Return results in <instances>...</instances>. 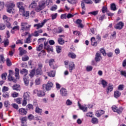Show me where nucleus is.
Masks as SVG:
<instances>
[{
    "mask_svg": "<svg viewBox=\"0 0 126 126\" xmlns=\"http://www.w3.org/2000/svg\"><path fill=\"white\" fill-rule=\"evenodd\" d=\"M45 7H46V1L41 0L38 2V5L35 7V10L36 12H40V11L43 10Z\"/></svg>",
    "mask_w": 126,
    "mask_h": 126,
    "instance_id": "f257e3e1",
    "label": "nucleus"
},
{
    "mask_svg": "<svg viewBox=\"0 0 126 126\" xmlns=\"http://www.w3.org/2000/svg\"><path fill=\"white\" fill-rule=\"evenodd\" d=\"M21 30L22 32H25L27 31H30V28H31V25H28L27 23L22 22L21 24Z\"/></svg>",
    "mask_w": 126,
    "mask_h": 126,
    "instance_id": "f03ea898",
    "label": "nucleus"
},
{
    "mask_svg": "<svg viewBox=\"0 0 126 126\" xmlns=\"http://www.w3.org/2000/svg\"><path fill=\"white\" fill-rule=\"evenodd\" d=\"M6 7L7 8V12H8V13H11V12L13 13L15 4L12 2H7L6 4Z\"/></svg>",
    "mask_w": 126,
    "mask_h": 126,
    "instance_id": "7ed1b4c3",
    "label": "nucleus"
},
{
    "mask_svg": "<svg viewBox=\"0 0 126 126\" xmlns=\"http://www.w3.org/2000/svg\"><path fill=\"white\" fill-rule=\"evenodd\" d=\"M50 20V19H44L41 23H38L36 24H34L33 25V27H36V29L38 30V29H40V28H42L44 25H45V23H46V22H48Z\"/></svg>",
    "mask_w": 126,
    "mask_h": 126,
    "instance_id": "20e7f679",
    "label": "nucleus"
},
{
    "mask_svg": "<svg viewBox=\"0 0 126 126\" xmlns=\"http://www.w3.org/2000/svg\"><path fill=\"white\" fill-rule=\"evenodd\" d=\"M12 74H13V71L12 70H9V75L8 76V79L9 81H13V82H16V79L14 77H12Z\"/></svg>",
    "mask_w": 126,
    "mask_h": 126,
    "instance_id": "39448f33",
    "label": "nucleus"
},
{
    "mask_svg": "<svg viewBox=\"0 0 126 126\" xmlns=\"http://www.w3.org/2000/svg\"><path fill=\"white\" fill-rule=\"evenodd\" d=\"M53 87V83L49 82L46 85H43V90L46 89L47 91H50L51 90V88Z\"/></svg>",
    "mask_w": 126,
    "mask_h": 126,
    "instance_id": "423d86ee",
    "label": "nucleus"
},
{
    "mask_svg": "<svg viewBox=\"0 0 126 126\" xmlns=\"http://www.w3.org/2000/svg\"><path fill=\"white\" fill-rule=\"evenodd\" d=\"M33 93L37 94L38 97H44L45 95L44 92L41 90H35Z\"/></svg>",
    "mask_w": 126,
    "mask_h": 126,
    "instance_id": "0eeeda50",
    "label": "nucleus"
},
{
    "mask_svg": "<svg viewBox=\"0 0 126 126\" xmlns=\"http://www.w3.org/2000/svg\"><path fill=\"white\" fill-rule=\"evenodd\" d=\"M60 94L61 96H63V97H66V96L68 95V92H67V90L66 89L63 88L60 90Z\"/></svg>",
    "mask_w": 126,
    "mask_h": 126,
    "instance_id": "6e6552de",
    "label": "nucleus"
},
{
    "mask_svg": "<svg viewBox=\"0 0 126 126\" xmlns=\"http://www.w3.org/2000/svg\"><path fill=\"white\" fill-rule=\"evenodd\" d=\"M17 7L19 8L20 12H23L24 11V4L22 2H19L17 3Z\"/></svg>",
    "mask_w": 126,
    "mask_h": 126,
    "instance_id": "1a4fd4ad",
    "label": "nucleus"
},
{
    "mask_svg": "<svg viewBox=\"0 0 126 126\" xmlns=\"http://www.w3.org/2000/svg\"><path fill=\"white\" fill-rule=\"evenodd\" d=\"M44 48L48 51V52H53V47L48 44V42H44Z\"/></svg>",
    "mask_w": 126,
    "mask_h": 126,
    "instance_id": "9d476101",
    "label": "nucleus"
},
{
    "mask_svg": "<svg viewBox=\"0 0 126 126\" xmlns=\"http://www.w3.org/2000/svg\"><path fill=\"white\" fill-rule=\"evenodd\" d=\"M124 23H123V22H120L115 27V29L121 30V29H123V28L124 27Z\"/></svg>",
    "mask_w": 126,
    "mask_h": 126,
    "instance_id": "9b49d317",
    "label": "nucleus"
},
{
    "mask_svg": "<svg viewBox=\"0 0 126 126\" xmlns=\"http://www.w3.org/2000/svg\"><path fill=\"white\" fill-rule=\"evenodd\" d=\"M94 60L96 63H98V62H100V61L102 60V57L101 56V54L99 53H96L95 54V57L94 58Z\"/></svg>",
    "mask_w": 126,
    "mask_h": 126,
    "instance_id": "f8f14e48",
    "label": "nucleus"
},
{
    "mask_svg": "<svg viewBox=\"0 0 126 126\" xmlns=\"http://www.w3.org/2000/svg\"><path fill=\"white\" fill-rule=\"evenodd\" d=\"M75 68V65L73 62H70L69 63V72H72V70Z\"/></svg>",
    "mask_w": 126,
    "mask_h": 126,
    "instance_id": "ddd939ff",
    "label": "nucleus"
},
{
    "mask_svg": "<svg viewBox=\"0 0 126 126\" xmlns=\"http://www.w3.org/2000/svg\"><path fill=\"white\" fill-rule=\"evenodd\" d=\"M91 41L92 42V46H94V47H96L97 45H98V41L95 40V37H93L91 39Z\"/></svg>",
    "mask_w": 126,
    "mask_h": 126,
    "instance_id": "4468645a",
    "label": "nucleus"
},
{
    "mask_svg": "<svg viewBox=\"0 0 126 126\" xmlns=\"http://www.w3.org/2000/svg\"><path fill=\"white\" fill-rule=\"evenodd\" d=\"M21 12L22 14H23V16L25 17L26 19L29 18V11H25V9H24L23 12Z\"/></svg>",
    "mask_w": 126,
    "mask_h": 126,
    "instance_id": "2eb2a0df",
    "label": "nucleus"
},
{
    "mask_svg": "<svg viewBox=\"0 0 126 126\" xmlns=\"http://www.w3.org/2000/svg\"><path fill=\"white\" fill-rule=\"evenodd\" d=\"M82 20H81V19H77L76 21V23L77 24H78V27H80V28H83L84 26L82 24Z\"/></svg>",
    "mask_w": 126,
    "mask_h": 126,
    "instance_id": "dca6fc26",
    "label": "nucleus"
},
{
    "mask_svg": "<svg viewBox=\"0 0 126 126\" xmlns=\"http://www.w3.org/2000/svg\"><path fill=\"white\" fill-rule=\"evenodd\" d=\"M36 7H37V2H34L32 1L29 6V8L30 9H32V8H36Z\"/></svg>",
    "mask_w": 126,
    "mask_h": 126,
    "instance_id": "f3484780",
    "label": "nucleus"
},
{
    "mask_svg": "<svg viewBox=\"0 0 126 126\" xmlns=\"http://www.w3.org/2000/svg\"><path fill=\"white\" fill-rule=\"evenodd\" d=\"M29 94H30V93H29V92H26L24 93L23 95L24 100H27L28 101L29 100L30 98V95H29Z\"/></svg>",
    "mask_w": 126,
    "mask_h": 126,
    "instance_id": "a211bd4d",
    "label": "nucleus"
},
{
    "mask_svg": "<svg viewBox=\"0 0 126 126\" xmlns=\"http://www.w3.org/2000/svg\"><path fill=\"white\" fill-rule=\"evenodd\" d=\"M105 112L103 110H99L97 111L95 113V116L97 117V118H99V117H101L103 114H104Z\"/></svg>",
    "mask_w": 126,
    "mask_h": 126,
    "instance_id": "6ab92c4d",
    "label": "nucleus"
},
{
    "mask_svg": "<svg viewBox=\"0 0 126 126\" xmlns=\"http://www.w3.org/2000/svg\"><path fill=\"white\" fill-rule=\"evenodd\" d=\"M113 89H114V86H109L106 90L107 94H109V93L112 92Z\"/></svg>",
    "mask_w": 126,
    "mask_h": 126,
    "instance_id": "aec40b11",
    "label": "nucleus"
},
{
    "mask_svg": "<svg viewBox=\"0 0 126 126\" xmlns=\"http://www.w3.org/2000/svg\"><path fill=\"white\" fill-rule=\"evenodd\" d=\"M19 50L20 51V53L19 55L20 56H23V55H25V54H26L27 51L25 50H24L23 49H22V48L20 47L19 48Z\"/></svg>",
    "mask_w": 126,
    "mask_h": 126,
    "instance_id": "412c9836",
    "label": "nucleus"
},
{
    "mask_svg": "<svg viewBox=\"0 0 126 126\" xmlns=\"http://www.w3.org/2000/svg\"><path fill=\"white\" fill-rule=\"evenodd\" d=\"M15 76L16 79H19V69L16 68H15Z\"/></svg>",
    "mask_w": 126,
    "mask_h": 126,
    "instance_id": "4be33fe9",
    "label": "nucleus"
},
{
    "mask_svg": "<svg viewBox=\"0 0 126 126\" xmlns=\"http://www.w3.org/2000/svg\"><path fill=\"white\" fill-rule=\"evenodd\" d=\"M13 90H16V91H20V85H14L12 87Z\"/></svg>",
    "mask_w": 126,
    "mask_h": 126,
    "instance_id": "5701e85b",
    "label": "nucleus"
},
{
    "mask_svg": "<svg viewBox=\"0 0 126 126\" xmlns=\"http://www.w3.org/2000/svg\"><path fill=\"white\" fill-rule=\"evenodd\" d=\"M20 73L21 74H24V73L25 74L24 75V77L26 76V75H27V74H28V70H27V69L24 68L22 70L20 71Z\"/></svg>",
    "mask_w": 126,
    "mask_h": 126,
    "instance_id": "b1692460",
    "label": "nucleus"
},
{
    "mask_svg": "<svg viewBox=\"0 0 126 126\" xmlns=\"http://www.w3.org/2000/svg\"><path fill=\"white\" fill-rule=\"evenodd\" d=\"M121 92L119 91H116L114 92V97L115 98H119L121 96Z\"/></svg>",
    "mask_w": 126,
    "mask_h": 126,
    "instance_id": "393cba45",
    "label": "nucleus"
},
{
    "mask_svg": "<svg viewBox=\"0 0 126 126\" xmlns=\"http://www.w3.org/2000/svg\"><path fill=\"white\" fill-rule=\"evenodd\" d=\"M23 79L26 86H28L29 84V80L28 79V78H27V77H24Z\"/></svg>",
    "mask_w": 126,
    "mask_h": 126,
    "instance_id": "a878e982",
    "label": "nucleus"
},
{
    "mask_svg": "<svg viewBox=\"0 0 126 126\" xmlns=\"http://www.w3.org/2000/svg\"><path fill=\"white\" fill-rule=\"evenodd\" d=\"M19 113L20 115H26V114H27V111H26L25 109L21 108L19 109Z\"/></svg>",
    "mask_w": 126,
    "mask_h": 126,
    "instance_id": "bb28decb",
    "label": "nucleus"
},
{
    "mask_svg": "<svg viewBox=\"0 0 126 126\" xmlns=\"http://www.w3.org/2000/svg\"><path fill=\"white\" fill-rule=\"evenodd\" d=\"M78 106L80 110H82L83 112H87V107H84V106H82L79 102H78Z\"/></svg>",
    "mask_w": 126,
    "mask_h": 126,
    "instance_id": "cd10ccee",
    "label": "nucleus"
},
{
    "mask_svg": "<svg viewBox=\"0 0 126 126\" xmlns=\"http://www.w3.org/2000/svg\"><path fill=\"white\" fill-rule=\"evenodd\" d=\"M100 83L102 84L103 88H105L107 85H108V82H107L105 80H102Z\"/></svg>",
    "mask_w": 126,
    "mask_h": 126,
    "instance_id": "c85d7f7f",
    "label": "nucleus"
},
{
    "mask_svg": "<svg viewBox=\"0 0 126 126\" xmlns=\"http://www.w3.org/2000/svg\"><path fill=\"white\" fill-rule=\"evenodd\" d=\"M110 8L111 10H113V11L117 10V6H116V4L114 3L111 4Z\"/></svg>",
    "mask_w": 126,
    "mask_h": 126,
    "instance_id": "c756f323",
    "label": "nucleus"
},
{
    "mask_svg": "<svg viewBox=\"0 0 126 126\" xmlns=\"http://www.w3.org/2000/svg\"><path fill=\"white\" fill-rule=\"evenodd\" d=\"M58 42L60 45H63L64 44V40L63 38H58Z\"/></svg>",
    "mask_w": 126,
    "mask_h": 126,
    "instance_id": "7c9ffc66",
    "label": "nucleus"
},
{
    "mask_svg": "<svg viewBox=\"0 0 126 126\" xmlns=\"http://www.w3.org/2000/svg\"><path fill=\"white\" fill-rule=\"evenodd\" d=\"M32 35L31 34L29 35V37L27 38L26 41H25V44H30V43H31V40H30V39H31Z\"/></svg>",
    "mask_w": 126,
    "mask_h": 126,
    "instance_id": "2f4dec72",
    "label": "nucleus"
},
{
    "mask_svg": "<svg viewBox=\"0 0 126 126\" xmlns=\"http://www.w3.org/2000/svg\"><path fill=\"white\" fill-rule=\"evenodd\" d=\"M48 74L49 76L50 77H55V76L56 75V73L54 71H51L50 72L48 73Z\"/></svg>",
    "mask_w": 126,
    "mask_h": 126,
    "instance_id": "473e14b6",
    "label": "nucleus"
},
{
    "mask_svg": "<svg viewBox=\"0 0 126 126\" xmlns=\"http://www.w3.org/2000/svg\"><path fill=\"white\" fill-rule=\"evenodd\" d=\"M51 17L52 20H55V19L58 17V13H56L55 14H52L51 15Z\"/></svg>",
    "mask_w": 126,
    "mask_h": 126,
    "instance_id": "72a5a7b5",
    "label": "nucleus"
},
{
    "mask_svg": "<svg viewBox=\"0 0 126 126\" xmlns=\"http://www.w3.org/2000/svg\"><path fill=\"white\" fill-rule=\"evenodd\" d=\"M98 12H99V11L96 10V11H94L91 12H89L88 14H92V15H94V16H96L97 14H98Z\"/></svg>",
    "mask_w": 126,
    "mask_h": 126,
    "instance_id": "f704fd0d",
    "label": "nucleus"
},
{
    "mask_svg": "<svg viewBox=\"0 0 126 126\" xmlns=\"http://www.w3.org/2000/svg\"><path fill=\"white\" fill-rule=\"evenodd\" d=\"M45 2L48 6L52 5H53V0H46Z\"/></svg>",
    "mask_w": 126,
    "mask_h": 126,
    "instance_id": "c9c22d12",
    "label": "nucleus"
},
{
    "mask_svg": "<svg viewBox=\"0 0 126 126\" xmlns=\"http://www.w3.org/2000/svg\"><path fill=\"white\" fill-rule=\"evenodd\" d=\"M68 56L71 59H75L76 58V55L73 53H70L68 54Z\"/></svg>",
    "mask_w": 126,
    "mask_h": 126,
    "instance_id": "e433bc0d",
    "label": "nucleus"
},
{
    "mask_svg": "<svg viewBox=\"0 0 126 126\" xmlns=\"http://www.w3.org/2000/svg\"><path fill=\"white\" fill-rule=\"evenodd\" d=\"M62 32H63V28H62L61 27H59L56 32V33H58L59 34L60 33H62Z\"/></svg>",
    "mask_w": 126,
    "mask_h": 126,
    "instance_id": "4c0bfd02",
    "label": "nucleus"
},
{
    "mask_svg": "<svg viewBox=\"0 0 126 126\" xmlns=\"http://www.w3.org/2000/svg\"><path fill=\"white\" fill-rule=\"evenodd\" d=\"M92 124H98V119L96 118H94L92 119Z\"/></svg>",
    "mask_w": 126,
    "mask_h": 126,
    "instance_id": "58836bf2",
    "label": "nucleus"
},
{
    "mask_svg": "<svg viewBox=\"0 0 126 126\" xmlns=\"http://www.w3.org/2000/svg\"><path fill=\"white\" fill-rule=\"evenodd\" d=\"M3 19L4 20L5 22H7L8 21H9L10 20V18L7 17L6 15L3 16Z\"/></svg>",
    "mask_w": 126,
    "mask_h": 126,
    "instance_id": "ea45409f",
    "label": "nucleus"
},
{
    "mask_svg": "<svg viewBox=\"0 0 126 126\" xmlns=\"http://www.w3.org/2000/svg\"><path fill=\"white\" fill-rule=\"evenodd\" d=\"M4 63V57L3 55H0V63Z\"/></svg>",
    "mask_w": 126,
    "mask_h": 126,
    "instance_id": "a19ab883",
    "label": "nucleus"
},
{
    "mask_svg": "<svg viewBox=\"0 0 126 126\" xmlns=\"http://www.w3.org/2000/svg\"><path fill=\"white\" fill-rule=\"evenodd\" d=\"M56 51L58 54H60V53L62 52V47H61V46H56Z\"/></svg>",
    "mask_w": 126,
    "mask_h": 126,
    "instance_id": "79ce46f5",
    "label": "nucleus"
},
{
    "mask_svg": "<svg viewBox=\"0 0 126 126\" xmlns=\"http://www.w3.org/2000/svg\"><path fill=\"white\" fill-rule=\"evenodd\" d=\"M6 76H7V73H4L2 74L1 78L3 80H5L6 79Z\"/></svg>",
    "mask_w": 126,
    "mask_h": 126,
    "instance_id": "37998d69",
    "label": "nucleus"
},
{
    "mask_svg": "<svg viewBox=\"0 0 126 126\" xmlns=\"http://www.w3.org/2000/svg\"><path fill=\"white\" fill-rule=\"evenodd\" d=\"M42 109L39 108V107H36L35 108V112L38 114L42 113Z\"/></svg>",
    "mask_w": 126,
    "mask_h": 126,
    "instance_id": "c03bdc74",
    "label": "nucleus"
},
{
    "mask_svg": "<svg viewBox=\"0 0 126 126\" xmlns=\"http://www.w3.org/2000/svg\"><path fill=\"white\" fill-rule=\"evenodd\" d=\"M4 106L5 107V108H8L9 106H10V104H9V101H5L4 102Z\"/></svg>",
    "mask_w": 126,
    "mask_h": 126,
    "instance_id": "a18cd8bd",
    "label": "nucleus"
},
{
    "mask_svg": "<svg viewBox=\"0 0 126 126\" xmlns=\"http://www.w3.org/2000/svg\"><path fill=\"white\" fill-rule=\"evenodd\" d=\"M93 69V67H92V66H87L86 67V71L88 72L92 71Z\"/></svg>",
    "mask_w": 126,
    "mask_h": 126,
    "instance_id": "49530a36",
    "label": "nucleus"
},
{
    "mask_svg": "<svg viewBox=\"0 0 126 126\" xmlns=\"http://www.w3.org/2000/svg\"><path fill=\"white\" fill-rule=\"evenodd\" d=\"M69 3H71L72 4H75L77 2V0H67Z\"/></svg>",
    "mask_w": 126,
    "mask_h": 126,
    "instance_id": "de8ad7c7",
    "label": "nucleus"
},
{
    "mask_svg": "<svg viewBox=\"0 0 126 126\" xmlns=\"http://www.w3.org/2000/svg\"><path fill=\"white\" fill-rule=\"evenodd\" d=\"M4 7V2L0 1V10H2Z\"/></svg>",
    "mask_w": 126,
    "mask_h": 126,
    "instance_id": "09e8293b",
    "label": "nucleus"
},
{
    "mask_svg": "<svg viewBox=\"0 0 126 126\" xmlns=\"http://www.w3.org/2000/svg\"><path fill=\"white\" fill-rule=\"evenodd\" d=\"M102 13H105V12H108V8L106 6H103L102 8Z\"/></svg>",
    "mask_w": 126,
    "mask_h": 126,
    "instance_id": "8fccbe9b",
    "label": "nucleus"
},
{
    "mask_svg": "<svg viewBox=\"0 0 126 126\" xmlns=\"http://www.w3.org/2000/svg\"><path fill=\"white\" fill-rule=\"evenodd\" d=\"M4 45V47H7V46L9 45V41H8V39H6L5 40H4L3 42Z\"/></svg>",
    "mask_w": 126,
    "mask_h": 126,
    "instance_id": "3c124183",
    "label": "nucleus"
},
{
    "mask_svg": "<svg viewBox=\"0 0 126 126\" xmlns=\"http://www.w3.org/2000/svg\"><path fill=\"white\" fill-rule=\"evenodd\" d=\"M6 63H7V65L8 66H11V62H10V60H9V58H7L6 59Z\"/></svg>",
    "mask_w": 126,
    "mask_h": 126,
    "instance_id": "603ef678",
    "label": "nucleus"
},
{
    "mask_svg": "<svg viewBox=\"0 0 126 126\" xmlns=\"http://www.w3.org/2000/svg\"><path fill=\"white\" fill-rule=\"evenodd\" d=\"M42 56H46V51L45 50H42L41 51V52L38 54V57H41V55Z\"/></svg>",
    "mask_w": 126,
    "mask_h": 126,
    "instance_id": "864d4df0",
    "label": "nucleus"
},
{
    "mask_svg": "<svg viewBox=\"0 0 126 126\" xmlns=\"http://www.w3.org/2000/svg\"><path fill=\"white\" fill-rule=\"evenodd\" d=\"M67 106H71L72 105V101H70L69 99H67L66 102Z\"/></svg>",
    "mask_w": 126,
    "mask_h": 126,
    "instance_id": "5fc2aeb1",
    "label": "nucleus"
},
{
    "mask_svg": "<svg viewBox=\"0 0 126 126\" xmlns=\"http://www.w3.org/2000/svg\"><path fill=\"white\" fill-rule=\"evenodd\" d=\"M53 63H55V60L53 59H51L49 61V63L50 66L52 67V66L53 65Z\"/></svg>",
    "mask_w": 126,
    "mask_h": 126,
    "instance_id": "6e6d98bb",
    "label": "nucleus"
},
{
    "mask_svg": "<svg viewBox=\"0 0 126 126\" xmlns=\"http://www.w3.org/2000/svg\"><path fill=\"white\" fill-rule=\"evenodd\" d=\"M5 29V25L0 24V30H4Z\"/></svg>",
    "mask_w": 126,
    "mask_h": 126,
    "instance_id": "4d7b16f0",
    "label": "nucleus"
},
{
    "mask_svg": "<svg viewBox=\"0 0 126 126\" xmlns=\"http://www.w3.org/2000/svg\"><path fill=\"white\" fill-rule=\"evenodd\" d=\"M85 3H87V4H92L93 3V1L91 0H84Z\"/></svg>",
    "mask_w": 126,
    "mask_h": 126,
    "instance_id": "13d9d810",
    "label": "nucleus"
},
{
    "mask_svg": "<svg viewBox=\"0 0 126 126\" xmlns=\"http://www.w3.org/2000/svg\"><path fill=\"white\" fill-rule=\"evenodd\" d=\"M22 60L23 62H26L27 61H28V60H29V57L28 56H25L24 57H22Z\"/></svg>",
    "mask_w": 126,
    "mask_h": 126,
    "instance_id": "bf43d9fd",
    "label": "nucleus"
},
{
    "mask_svg": "<svg viewBox=\"0 0 126 126\" xmlns=\"http://www.w3.org/2000/svg\"><path fill=\"white\" fill-rule=\"evenodd\" d=\"M124 85H120L118 86V90L123 91L124 90Z\"/></svg>",
    "mask_w": 126,
    "mask_h": 126,
    "instance_id": "052dcab7",
    "label": "nucleus"
},
{
    "mask_svg": "<svg viewBox=\"0 0 126 126\" xmlns=\"http://www.w3.org/2000/svg\"><path fill=\"white\" fill-rule=\"evenodd\" d=\"M43 44H41L40 45H39L38 47L37 48V51H38V52H40L41 50L43 49Z\"/></svg>",
    "mask_w": 126,
    "mask_h": 126,
    "instance_id": "680f3d73",
    "label": "nucleus"
},
{
    "mask_svg": "<svg viewBox=\"0 0 126 126\" xmlns=\"http://www.w3.org/2000/svg\"><path fill=\"white\" fill-rule=\"evenodd\" d=\"M123 110H124L123 107H120L119 109H117V113H118V114H122V112H123Z\"/></svg>",
    "mask_w": 126,
    "mask_h": 126,
    "instance_id": "e2e57ef3",
    "label": "nucleus"
},
{
    "mask_svg": "<svg viewBox=\"0 0 126 126\" xmlns=\"http://www.w3.org/2000/svg\"><path fill=\"white\" fill-rule=\"evenodd\" d=\"M86 116L87 117H90L91 118H92V117H93V113L91 112H89L86 114Z\"/></svg>",
    "mask_w": 126,
    "mask_h": 126,
    "instance_id": "0e129e2a",
    "label": "nucleus"
},
{
    "mask_svg": "<svg viewBox=\"0 0 126 126\" xmlns=\"http://www.w3.org/2000/svg\"><path fill=\"white\" fill-rule=\"evenodd\" d=\"M66 14H63L61 15V19H66Z\"/></svg>",
    "mask_w": 126,
    "mask_h": 126,
    "instance_id": "69168bd1",
    "label": "nucleus"
},
{
    "mask_svg": "<svg viewBox=\"0 0 126 126\" xmlns=\"http://www.w3.org/2000/svg\"><path fill=\"white\" fill-rule=\"evenodd\" d=\"M112 109L113 110V111L116 112V113L118 111V107L115 105L113 106L112 107Z\"/></svg>",
    "mask_w": 126,
    "mask_h": 126,
    "instance_id": "338daca9",
    "label": "nucleus"
},
{
    "mask_svg": "<svg viewBox=\"0 0 126 126\" xmlns=\"http://www.w3.org/2000/svg\"><path fill=\"white\" fill-rule=\"evenodd\" d=\"M121 74L123 76H125V77H126V71H121Z\"/></svg>",
    "mask_w": 126,
    "mask_h": 126,
    "instance_id": "774afa93",
    "label": "nucleus"
}]
</instances>
